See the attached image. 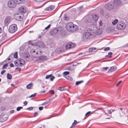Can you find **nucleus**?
<instances>
[{"label":"nucleus","instance_id":"nucleus-15","mask_svg":"<svg viewBox=\"0 0 128 128\" xmlns=\"http://www.w3.org/2000/svg\"><path fill=\"white\" fill-rule=\"evenodd\" d=\"M116 67L115 66H112L108 70V72H112L116 70Z\"/></svg>","mask_w":128,"mask_h":128},{"label":"nucleus","instance_id":"nucleus-14","mask_svg":"<svg viewBox=\"0 0 128 128\" xmlns=\"http://www.w3.org/2000/svg\"><path fill=\"white\" fill-rule=\"evenodd\" d=\"M19 13L23 14L26 13V11L23 6H21L19 8Z\"/></svg>","mask_w":128,"mask_h":128},{"label":"nucleus","instance_id":"nucleus-64","mask_svg":"<svg viewBox=\"0 0 128 128\" xmlns=\"http://www.w3.org/2000/svg\"><path fill=\"white\" fill-rule=\"evenodd\" d=\"M45 92V91L44 90V91H41L40 92V93H43L44 92Z\"/></svg>","mask_w":128,"mask_h":128},{"label":"nucleus","instance_id":"nucleus-57","mask_svg":"<svg viewBox=\"0 0 128 128\" xmlns=\"http://www.w3.org/2000/svg\"><path fill=\"white\" fill-rule=\"evenodd\" d=\"M23 103L24 104V105L26 106L28 103V102L26 101L24 102Z\"/></svg>","mask_w":128,"mask_h":128},{"label":"nucleus","instance_id":"nucleus-20","mask_svg":"<svg viewBox=\"0 0 128 128\" xmlns=\"http://www.w3.org/2000/svg\"><path fill=\"white\" fill-rule=\"evenodd\" d=\"M96 48H90L89 49V51L90 52H96V51H95L96 50Z\"/></svg>","mask_w":128,"mask_h":128},{"label":"nucleus","instance_id":"nucleus-21","mask_svg":"<svg viewBox=\"0 0 128 128\" xmlns=\"http://www.w3.org/2000/svg\"><path fill=\"white\" fill-rule=\"evenodd\" d=\"M58 89L61 91H62L66 90V88L64 87H60L58 88Z\"/></svg>","mask_w":128,"mask_h":128},{"label":"nucleus","instance_id":"nucleus-23","mask_svg":"<svg viewBox=\"0 0 128 128\" xmlns=\"http://www.w3.org/2000/svg\"><path fill=\"white\" fill-rule=\"evenodd\" d=\"M16 2V4H21L22 3V0H14Z\"/></svg>","mask_w":128,"mask_h":128},{"label":"nucleus","instance_id":"nucleus-35","mask_svg":"<svg viewBox=\"0 0 128 128\" xmlns=\"http://www.w3.org/2000/svg\"><path fill=\"white\" fill-rule=\"evenodd\" d=\"M18 61L19 62H24V60L23 59H18Z\"/></svg>","mask_w":128,"mask_h":128},{"label":"nucleus","instance_id":"nucleus-37","mask_svg":"<svg viewBox=\"0 0 128 128\" xmlns=\"http://www.w3.org/2000/svg\"><path fill=\"white\" fill-rule=\"evenodd\" d=\"M18 62H17L16 61H15L14 62V63L15 66H19V64L18 63Z\"/></svg>","mask_w":128,"mask_h":128},{"label":"nucleus","instance_id":"nucleus-44","mask_svg":"<svg viewBox=\"0 0 128 128\" xmlns=\"http://www.w3.org/2000/svg\"><path fill=\"white\" fill-rule=\"evenodd\" d=\"M51 74H50L48 75H46L45 78L46 79H48L50 78Z\"/></svg>","mask_w":128,"mask_h":128},{"label":"nucleus","instance_id":"nucleus-54","mask_svg":"<svg viewBox=\"0 0 128 128\" xmlns=\"http://www.w3.org/2000/svg\"><path fill=\"white\" fill-rule=\"evenodd\" d=\"M41 44H42V46L43 47V48H44L45 47V45H44V43H41Z\"/></svg>","mask_w":128,"mask_h":128},{"label":"nucleus","instance_id":"nucleus-60","mask_svg":"<svg viewBox=\"0 0 128 128\" xmlns=\"http://www.w3.org/2000/svg\"><path fill=\"white\" fill-rule=\"evenodd\" d=\"M38 114V112H35L34 114V116H36Z\"/></svg>","mask_w":128,"mask_h":128},{"label":"nucleus","instance_id":"nucleus-43","mask_svg":"<svg viewBox=\"0 0 128 128\" xmlns=\"http://www.w3.org/2000/svg\"><path fill=\"white\" fill-rule=\"evenodd\" d=\"M52 100L50 99H49L48 100V101H46V102H45L46 103V104H47L49 102H50V101H52Z\"/></svg>","mask_w":128,"mask_h":128},{"label":"nucleus","instance_id":"nucleus-19","mask_svg":"<svg viewBox=\"0 0 128 128\" xmlns=\"http://www.w3.org/2000/svg\"><path fill=\"white\" fill-rule=\"evenodd\" d=\"M92 17L94 20L96 22L98 18V17L96 14H94L92 15Z\"/></svg>","mask_w":128,"mask_h":128},{"label":"nucleus","instance_id":"nucleus-1","mask_svg":"<svg viewBox=\"0 0 128 128\" xmlns=\"http://www.w3.org/2000/svg\"><path fill=\"white\" fill-rule=\"evenodd\" d=\"M67 30L69 32H74L76 31L78 29L77 25L74 24L72 22H69L67 24L66 26Z\"/></svg>","mask_w":128,"mask_h":128},{"label":"nucleus","instance_id":"nucleus-11","mask_svg":"<svg viewBox=\"0 0 128 128\" xmlns=\"http://www.w3.org/2000/svg\"><path fill=\"white\" fill-rule=\"evenodd\" d=\"M113 3L115 6H118L122 4L120 0H115Z\"/></svg>","mask_w":128,"mask_h":128},{"label":"nucleus","instance_id":"nucleus-8","mask_svg":"<svg viewBox=\"0 0 128 128\" xmlns=\"http://www.w3.org/2000/svg\"><path fill=\"white\" fill-rule=\"evenodd\" d=\"M8 116L6 114H2L0 115V120L1 122H3L6 120L8 118Z\"/></svg>","mask_w":128,"mask_h":128},{"label":"nucleus","instance_id":"nucleus-17","mask_svg":"<svg viewBox=\"0 0 128 128\" xmlns=\"http://www.w3.org/2000/svg\"><path fill=\"white\" fill-rule=\"evenodd\" d=\"M102 32V30L101 29H98L96 32H95V34L98 35L101 34Z\"/></svg>","mask_w":128,"mask_h":128},{"label":"nucleus","instance_id":"nucleus-22","mask_svg":"<svg viewBox=\"0 0 128 128\" xmlns=\"http://www.w3.org/2000/svg\"><path fill=\"white\" fill-rule=\"evenodd\" d=\"M32 85V83H30L27 85L26 88L28 89H30Z\"/></svg>","mask_w":128,"mask_h":128},{"label":"nucleus","instance_id":"nucleus-31","mask_svg":"<svg viewBox=\"0 0 128 128\" xmlns=\"http://www.w3.org/2000/svg\"><path fill=\"white\" fill-rule=\"evenodd\" d=\"M19 64V66H23L24 62H19L18 63Z\"/></svg>","mask_w":128,"mask_h":128},{"label":"nucleus","instance_id":"nucleus-56","mask_svg":"<svg viewBox=\"0 0 128 128\" xmlns=\"http://www.w3.org/2000/svg\"><path fill=\"white\" fill-rule=\"evenodd\" d=\"M27 109L30 110H32L33 109V108L32 107H30L28 108Z\"/></svg>","mask_w":128,"mask_h":128},{"label":"nucleus","instance_id":"nucleus-63","mask_svg":"<svg viewBox=\"0 0 128 128\" xmlns=\"http://www.w3.org/2000/svg\"><path fill=\"white\" fill-rule=\"evenodd\" d=\"M46 103H45V102H44L41 105H46Z\"/></svg>","mask_w":128,"mask_h":128},{"label":"nucleus","instance_id":"nucleus-34","mask_svg":"<svg viewBox=\"0 0 128 128\" xmlns=\"http://www.w3.org/2000/svg\"><path fill=\"white\" fill-rule=\"evenodd\" d=\"M55 78L54 76H52V75L51 74V76L50 77V78L51 81H52L53 80L54 78Z\"/></svg>","mask_w":128,"mask_h":128},{"label":"nucleus","instance_id":"nucleus-42","mask_svg":"<svg viewBox=\"0 0 128 128\" xmlns=\"http://www.w3.org/2000/svg\"><path fill=\"white\" fill-rule=\"evenodd\" d=\"M22 108V107L20 106L18 107L17 108H16V110L18 111H19Z\"/></svg>","mask_w":128,"mask_h":128},{"label":"nucleus","instance_id":"nucleus-62","mask_svg":"<svg viewBox=\"0 0 128 128\" xmlns=\"http://www.w3.org/2000/svg\"><path fill=\"white\" fill-rule=\"evenodd\" d=\"M31 52H32L33 53H34V52H36V51L35 50H31Z\"/></svg>","mask_w":128,"mask_h":128},{"label":"nucleus","instance_id":"nucleus-26","mask_svg":"<svg viewBox=\"0 0 128 128\" xmlns=\"http://www.w3.org/2000/svg\"><path fill=\"white\" fill-rule=\"evenodd\" d=\"M68 80H72V78L70 77V76H67L65 77Z\"/></svg>","mask_w":128,"mask_h":128},{"label":"nucleus","instance_id":"nucleus-33","mask_svg":"<svg viewBox=\"0 0 128 128\" xmlns=\"http://www.w3.org/2000/svg\"><path fill=\"white\" fill-rule=\"evenodd\" d=\"M77 121L75 120L74 121V122L72 123V126H71L70 128L72 127V126H74L76 124Z\"/></svg>","mask_w":128,"mask_h":128},{"label":"nucleus","instance_id":"nucleus-16","mask_svg":"<svg viewBox=\"0 0 128 128\" xmlns=\"http://www.w3.org/2000/svg\"><path fill=\"white\" fill-rule=\"evenodd\" d=\"M39 58L40 60H46L48 59L47 57L45 56H40Z\"/></svg>","mask_w":128,"mask_h":128},{"label":"nucleus","instance_id":"nucleus-61","mask_svg":"<svg viewBox=\"0 0 128 128\" xmlns=\"http://www.w3.org/2000/svg\"><path fill=\"white\" fill-rule=\"evenodd\" d=\"M99 24L100 26H101L102 25V22L101 21H100Z\"/></svg>","mask_w":128,"mask_h":128},{"label":"nucleus","instance_id":"nucleus-4","mask_svg":"<svg viewBox=\"0 0 128 128\" xmlns=\"http://www.w3.org/2000/svg\"><path fill=\"white\" fill-rule=\"evenodd\" d=\"M17 29L16 25V24H13L10 26L8 30L10 32L13 33Z\"/></svg>","mask_w":128,"mask_h":128},{"label":"nucleus","instance_id":"nucleus-27","mask_svg":"<svg viewBox=\"0 0 128 128\" xmlns=\"http://www.w3.org/2000/svg\"><path fill=\"white\" fill-rule=\"evenodd\" d=\"M84 82L83 80H81L76 82V85H78Z\"/></svg>","mask_w":128,"mask_h":128},{"label":"nucleus","instance_id":"nucleus-25","mask_svg":"<svg viewBox=\"0 0 128 128\" xmlns=\"http://www.w3.org/2000/svg\"><path fill=\"white\" fill-rule=\"evenodd\" d=\"M69 73V72H63V74L64 76L65 77L66 76H67V75Z\"/></svg>","mask_w":128,"mask_h":128},{"label":"nucleus","instance_id":"nucleus-41","mask_svg":"<svg viewBox=\"0 0 128 128\" xmlns=\"http://www.w3.org/2000/svg\"><path fill=\"white\" fill-rule=\"evenodd\" d=\"M13 55V53H12L8 57V58H7L8 60H10V58Z\"/></svg>","mask_w":128,"mask_h":128},{"label":"nucleus","instance_id":"nucleus-46","mask_svg":"<svg viewBox=\"0 0 128 128\" xmlns=\"http://www.w3.org/2000/svg\"><path fill=\"white\" fill-rule=\"evenodd\" d=\"M8 64L7 63L5 64H4V65L3 66V67H2V68L3 69L5 67H7L8 66Z\"/></svg>","mask_w":128,"mask_h":128},{"label":"nucleus","instance_id":"nucleus-9","mask_svg":"<svg viewBox=\"0 0 128 128\" xmlns=\"http://www.w3.org/2000/svg\"><path fill=\"white\" fill-rule=\"evenodd\" d=\"M114 6L111 3H108L106 4L105 8L106 9L110 10L113 8Z\"/></svg>","mask_w":128,"mask_h":128},{"label":"nucleus","instance_id":"nucleus-6","mask_svg":"<svg viewBox=\"0 0 128 128\" xmlns=\"http://www.w3.org/2000/svg\"><path fill=\"white\" fill-rule=\"evenodd\" d=\"M8 6L11 8H13L16 7V3L14 0H12L9 1L8 3Z\"/></svg>","mask_w":128,"mask_h":128},{"label":"nucleus","instance_id":"nucleus-52","mask_svg":"<svg viewBox=\"0 0 128 128\" xmlns=\"http://www.w3.org/2000/svg\"><path fill=\"white\" fill-rule=\"evenodd\" d=\"M122 81H120L116 84V86H118L122 82Z\"/></svg>","mask_w":128,"mask_h":128},{"label":"nucleus","instance_id":"nucleus-59","mask_svg":"<svg viewBox=\"0 0 128 128\" xmlns=\"http://www.w3.org/2000/svg\"><path fill=\"white\" fill-rule=\"evenodd\" d=\"M14 112V110H12L10 112V113L11 114H12Z\"/></svg>","mask_w":128,"mask_h":128},{"label":"nucleus","instance_id":"nucleus-32","mask_svg":"<svg viewBox=\"0 0 128 128\" xmlns=\"http://www.w3.org/2000/svg\"><path fill=\"white\" fill-rule=\"evenodd\" d=\"M112 53L111 52H109L108 54V55L106 56H108L109 58L112 57Z\"/></svg>","mask_w":128,"mask_h":128},{"label":"nucleus","instance_id":"nucleus-10","mask_svg":"<svg viewBox=\"0 0 128 128\" xmlns=\"http://www.w3.org/2000/svg\"><path fill=\"white\" fill-rule=\"evenodd\" d=\"M11 20V18L10 17H7L5 19L4 23L6 25H8L10 22Z\"/></svg>","mask_w":128,"mask_h":128},{"label":"nucleus","instance_id":"nucleus-38","mask_svg":"<svg viewBox=\"0 0 128 128\" xmlns=\"http://www.w3.org/2000/svg\"><path fill=\"white\" fill-rule=\"evenodd\" d=\"M114 111V110L112 109H111L110 110H109L108 111V113L110 114H111V113L113 112Z\"/></svg>","mask_w":128,"mask_h":128},{"label":"nucleus","instance_id":"nucleus-24","mask_svg":"<svg viewBox=\"0 0 128 128\" xmlns=\"http://www.w3.org/2000/svg\"><path fill=\"white\" fill-rule=\"evenodd\" d=\"M7 78L8 79L10 80V79H11L12 78V76L10 74H7Z\"/></svg>","mask_w":128,"mask_h":128},{"label":"nucleus","instance_id":"nucleus-7","mask_svg":"<svg viewBox=\"0 0 128 128\" xmlns=\"http://www.w3.org/2000/svg\"><path fill=\"white\" fill-rule=\"evenodd\" d=\"M125 24L122 22H119L116 26V28L119 30H122L125 27Z\"/></svg>","mask_w":128,"mask_h":128},{"label":"nucleus","instance_id":"nucleus-12","mask_svg":"<svg viewBox=\"0 0 128 128\" xmlns=\"http://www.w3.org/2000/svg\"><path fill=\"white\" fill-rule=\"evenodd\" d=\"M75 46L74 44L72 43H70L68 44L66 46V49H68L72 48Z\"/></svg>","mask_w":128,"mask_h":128},{"label":"nucleus","instance_id":"nucleus-51","mask_svg":"<svg viewBox=\"0 0 128 128\" xmlns=\"http://www.w3.org/2000/svg\"><path fill=\"white\" fill-rule=\"evenodd\" d=\"M15 69H16V70H18L20 72L21 70V68H18V67L16 68Z\"/></svg>","mask_w":128,"mask_h":128},{"label":"nucleus","instance_id":"nucleus-18","mask_svg":"<svg viewBox=\"0 0 128 128\" xmlns=\"http://www.w3.org/2000/svg\"><path fill=\"white\" fill-rule=\"evenodd\" d=\"M54 8V6H50L46 8V10L47 11L51 10H53Z\"/></svg>","mask_w":128,"mask_h":128},{"label":"nucleus","instance_id":"nucleus-48","mask_svg":"<svg viewBox=\"0 0 128 128\" xmlns=\"http://www.w3.org/2000/svg\"><path fill=\"white\" fill-rule=\"evenodd\" d=\"M102 68L104 70H108L109 68V67H104Z\"/></svg>","mask_w":128,"mask_h":128},{"label":"nucleus","instance_id":"nucleus-55","mask_svg":"<svg viewBox=\"0 0 128 128\" xmlns=\"http://www.w3.org/2000/svg\"><path fill=\"white\" fill-rule=\"evenodd\" d=\"M5 72H6V71L5 70H3L1 72V74H3Z\"/></svg>","mask_w":128,"mask_h":128},{"label":"nucleus","instance_id":"nucleus-28","mask_svg":"<svg viewBox=\"0 0 128 128\" xmlns=\"http://www.w3.org/2000/svg\"><path fill=\"white\" fill-rule=\"evenodd\" d=\"M118 22V20L117 19H116L112 22V24L113 25H115Z\"/></svg>","mask_w":128,"mask_h":128},{"label":"nucleus","instance_id":"nucleus-36","mask_svg":"<svg viewBox=\"0 0 128 128\" xmlns=\"http://www.w3.org/2000/svg\"><path fill=\"white\" fill-rule=\"evenodd\" d=\"M110 48L109 47H106L104 48V51H107L110 50Z\"/></svg>","mask_w":128,"mask_h":128},{"label":"nucleus","instance_id":"nucleus-45","mask_svg":"<svg viewBox=\"0 0 128 128\" xmlns=\"http://www.w3.org/2000/svg\"><path fill=\"white\" fill-rule=\"evenodd\" d=\"M46 31L45 32H44V31H43V32H41V36H43L44 35L46 32Z\"/></svg>","mask_w":128,"mask_h":128},{"label":"nucleus","instance_id":"nucleus-49","mask_svg":"<svg viewBox=\"0 0 128 128\" xmlns=\"http://www.w3.org/2000/svg\"><path fill=\"white\" fill-rule=\"evenodd\" d=\"M64 19L65 20H69V18L68 17L65 16L64 18Z\"/></svg>","mask_w":128,"mask_h":128},{"label":"nucleus","instance_id":"nucleus-29","mask_svg":"<svg viewBox=\"0 0 128 128\" xmlns=\"http://www.w3.org/2000/svg\"><path fill=\"white\" fill-rule=\"evenodd\" d=\"M18 53L17 52H15L14 54V57L15 58H17L18 57L17 56Z\"/></svg>","mask_w":128,"mask_h":128},{"label":"nucleus","instance_id":"nucleus-3","mask_svg":"<svg viewBox=\"0 0 128 128\" xmlns=\"http://www.w3.org/2000/svg\"><path fill=\"white\" fill-rule=\"evenodd\" d=\"M125 109L122 108H118V115L122 118H123L125 116L126 119L128 118L126 116V114L124 112Z\"/></svg>","mask_w":128,"mask_h":128},{"label":"nucleus","instance_id":"nucleus-58","mask_svg":"<svg viewBox=\"0 0 128 128\" xmlns=\"http://www.w3.org/2000/svg\"><path fill=\"white\" fill-rule=\"evenodd\" d=\"M10 66L12 67L13 66H14L12 63H11L10 65Z\"/></svg>","mask_w":128,"mask_h":128},{"label":"nucleus","instance_id":"nucleus-47","mask_svg":"<svg viewBox=\"0 0 128 128\" xmlns=\"http://www.w3.org/2000/svg\"><path fill=\"white\" fill-rule=\"evenodd\" d=\"M50 26V24H49V25H48V26L47 27H45V28L44 29L46 30H47L48 28H49Z\"/></svg>","mask_w":128,"mask_h":128},{"label":"nucleus","instance_id":"nucleus-30","mask_svg":"<svg viewBox=\"0 0 128 128\" xmlns=\"http://www.w3.org/2000/svg\"><path fill=\"white\" fill-rule=\"evenodd\" d=\"M94 112H90V111L88 112L85 114L86 116H87V117H88L92 113Z\"/></svg>","mask_w":128,"mask_h":128},{"label":"nucleus","instance_id":"nucleus-13","mask_svg":"<svg viewBox=\"0 0 128 128\" xmlns=\"http://www.w3.org/2000/svg\"><path fill=\"white\" fill-rule=\"evenodd\" d=\"M58 30L57 28L54 29L50 31V34L52 35H54L58 32Z\"/></svg>","mask_w":128,"mask_h":128},{"label":"nucleus","instance_id":"nucleus-2","mask_svg":"<svg viewBox=\"0 0 128 128\" xmlns=\"http://www.w3.org/2000/svg\"><path fill=\"white\" fill-rule=\"evenodd\" d=\"M94 32L91 30L90 32H87L84 33L82 36V38L84 41H86L88 39H89L90 36L92 35Z\"/></svg>","mask_w":128,"mask_h":128},{"label":"nucleus","instance_id":"nucleus-5","mask_svg":"<svg viewBox=\"0 0 128 128\" xmlns=\"http://www.w3.org/2000/svg\"><path fill=\"white\" fill-rule=\"evenodd\" d=\"M24 18L23 14L21 13H17L14 16L15 19L18 20L22 21Z\"/></svg>","mask_w":128,"mask_h":128},{"label":"nucleus","instance_id":"nucleus-39","mask_svg":"<svg viewBox=\"0 0 128 128\" xmlns=\"http://www.w3.org/2000/svg\"><path fill=\"white\" fill-rule=\"evenodd\" d=\"M36 93H35L34 94H32L31 95H30V96L29 97V98H31V97H34L36 96Z\"/></svg>","mask_w":128,"mask_h":128},{"label":"nucleus","instance_id":"nucleus-53","mask_svg":"<svg viewBox=\"0 0 128 128\" xmlns=\"http://www.w3.org/2000/svg\"><path fill=\"white\" fill-rule=\"evenodd\" d=\"M43 108H44V107L43 106H40L39 107V109L40 110H41L43 109Z\"/></svg>","mask_w":128,"mask_h":128},{"label":"nucleus","instance_id":"nucleus-40","mask_svg":"<svg viewBox=\"0 0 128 128\" xmlns=\"http://www.w3.org/2000/svg\"><path fill=\"white\" fill-rule=\"evenodd\" d=\"M28 43L29 44H31L32 46L34 45V44L32 43V42L31 41H30V40L28 42Z\"/></svg>","mask_w":128,"mask_h":128},{"label":"nucleus","instance_id":"nucleus-50","mask_svg":"<svg viewBox=\"0 0 128 128\" xmlns=\"http://www.w3.org/2000/svg\"><path fill=\"white\" fill-rule=\"evenodd\" d=\"M50 94H53L54 93V91L53 90H51L50 91Z\"/></svg>","mask_w":128,"mask_h":128}]
</instances>
